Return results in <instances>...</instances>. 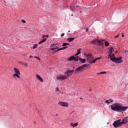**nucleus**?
I'll return each instance as SVG.
<instances>
[{
  "label": "nucleus",
  "instance_id": "1",
  "mask_svg": "<svg viewBox=\"0 0 128 128\" xmlns=\"http://www.w3.org/2000/svg\"><path fill=\"white\" fill-rule=\"evenodd\" d=\"M111 110L114 112H126L128 108V106H122V104H113L110 106Z\"/></svg>",
  "mask_w": 128,
  "mask_h": 128
},
{
  "label": "nucleus",
  "instance_id": "2",
  "mask_svg": "<svg viewBox=\"0 0 128 128\" xmlns=\"http://www.w3.org/2000/svg\"><path fill=\"white\" fill-rule=\"evenodd\" d=\"M88 64H84L82 65V66H78L76 70L74 71V74H78V72H82V70H84V68H88Z\"/></svg>",
  "mask_w": 128,
  "mask_h": 128
},
{
  "label": "nucleus",
  "instance_id": "3",
  "mask_svg": "<svg viewBox=\"0 0 128 128\" xmlns=\"http://www.w3.org/2000/svg\"><path fill=\"white\" fill-rule=\"evenodd\" d=\"M14 70L15 74H12L13 78L16 77V78H20V70H18L16 68H14Z\"/></svg>",
  "mask_w": 128,
  "mask_h": 128
},
{
  "label": "nucleus",
  "instance_id": "4",
  "mask_svg": "<svg viewBox=\"0 0 128 128\" xmlns=\"http://www.w3.org/2000/svg\"><path fill=\"white\" fill-rule=\"evenodd\" d=\"M52 46L53 48H51L50 50H52V52H58V50H66V48H68V46H65L64 47L60 48L58 49V48L56 46V45H52Z\"/></svg>",
  "mask_w": 128,
  "mask_h": 128
},
{
  "label": "nucleus",
  "instance_id": "5",
  "mask_svg": "<svg viewBox=\"0 0 128 128\" xmlns=\"http://www.w3.org/2000/svg\"><path fill=\"white\" fill-rule=\"evenodd\" d=\"M114 128H118V126H122V124L120 122V119L114 121V124H113Z\"/></svg>",
  "mask_w": 128,
  "mask_h": 128
},
{
  "label": "nucleus",
  "instance_id": "6",
  "mask_svg": "<svg viewBox=\"0 0 128 128\" xmlns=\"http://www.w3.org/2000/svg\"><path fill=\"white\" fill-rule=\"evenodd\" d=\"M122 60V57L120 56L119 58H115L114 59H113L112 62L116 64H122V62H124V60Z\"/></svg>",
  "mask_w": 128,
  "mask_h": 128
},
{
  "label": "nucleus",
  "instance_id": "7",
  "mask_svg": "<svg viewBox=\"0 0 128 128\" xmlns=\"http://www.w3.org/2000/svg\"><path fill=\"white\" fill-rule=\"evenodd\" d=\"M56 78L58 80H66V78H68V76L64 75H60L57 76Z\"/></svg>",
  "mask_w": 128,
  "mask_h": 128
},
{
  "label": "nucleus",
  "instance_id": "8",
  "mask_svg": "<svg viewBox=\"0 0 128 128\" xmlns=\"http://www.w3.org/2000/svg\"><path fill=\"white\" fill-rule=\"evenodd\" d=\"M74 72V70H67L66 72H65V74H67V75H64V76H67V78H68L72 74V72Z\"/></svg>",
  "mask_w": 128,
  "mask_h": 128
},
{
  "label": "nucleus",
  "instance_id": "9",
  "mask_svg": "<svg viewBox=\"0 0 128 128\" xmlns=\"http://www.w3.org/2000/svg\"><path fill=\"white\" fill-rule=\"evenodd\" d=\"M58 104V106H66V108L68 106V104L66 102H59Z\"/></svg>",
  "mask_w": 128,
  "mask_h": 128
},
{
  "label": "nucleus",
  "instance_id": "10",
  "mask_svg": "<svg viewBox=\"0 0 128 128\" xmlns=\"http://www.w3.org/2000/svg\"><path fill=\"white\" fill-rule=\"evenodd\" d=\"M87 60L89 62H90V60H94V56H92V54H88L86 56Z\"/></svg>",
  "mask_w": 128,
  "mask_h": 128
},
{
  "label": "nucleus",
  "instance_id": "11",
  "mask_svg": "<svg viewBox=\"0 0 128 128\" xmlns=\"http://www.w3.org/2000/svg\"><path fill=\"white\" fill-rule=\"evenodd\" d=\"M75 60V62H78V58H76L74 56H72L69 58L68 60L69 62H72V60Z\"/></svg>",
  "mask_w": 128,
  "mask_h": 128
},
{
  "label": "nucleus",
  "instance_id": "12",
  "mask_svg": "<svg viewBox=\"0 0 128 128\" xmlns=\"http://www.w3.org/2000/svg\"><path fill=\"white\" fill-rule=\"evenodd\" d=\"M128 122V116H126L123 118L121 122V124H126Z\"/></svg>",
  "mask_w": 128,
  "mask_h": 128
},
{
  "label": "nucleus",
  "instance_id": "13",
  "mask_svg": "<svg viewBox=\"0 0 128 128\" xmlns=\"http://www.w3.org/2000/svg\"><path fill=\"white\" fill-rule=\"evenodd\" d=\"M102 58V57H98V58H96L94 60H91L89 62V64H94L96 60H100Z\"/></svg>",
  "mask_w": 128,
  "mask_h": 128
},
{
  "label": "nucleus",
  "instance_id": "14",
  "mask_svg": "<svg viewBox=\"0 0 128 128\" xmlns=\"http://www.w3.org/2000/svg\"><path fill=\"white\" fill-rule=\"evenodd\" d=\"M36 78L37 80H40V82H44V80L42 79V77H40V76L38 75H36Z\"/></svg>",
  "mask_w": 128,
  "mask_h": 128
},
{
  "label": "nucleus",
  "instance_id": "15",
  "mask_svg": "<svg viewBox=\"0 0 128 128\" xmlns=\"http://www.w3.org/2000/svg\"><path fill=\"white\" fill-rule=\"evenodd\" d=\"M71 126H73V128H74L76 126H78V122H76L74 124H73L72 122L70 123Z\"/></svg>",
  "mask_w": 128,
  "mask_h": 128
},
{
  "label": "nucleus",
  "instance_id": "16",
  "mask_svg": "<svg viewBox=\"0 0 128 128\" xmlns=\"http://www.w3.org/2000/svg\"><path fill=\"white\" fill-rule=\"evenodd\" d=\"M74 38H68L67 39V40H68L69 42H72L74 40Z\"/></svg>",
  "mask_w": 128,
  "mask_h": 128
},
{
  "label": "nucleus",
  "instance_id": "17",
  "mask_svg": "<svg viewBox=\"0 0 128 128\" xmlns=\"http://www.w3.org/2000/svg\"><path fill=\"white\" fill-rule=\"evenodd\" d=\"M109 58H110V59L112 62L113 60H115V58H116L114 54H112L111 56H110Z\"/></svg>",
  "mask_w": 128,
  "mask_h": 128
},
{
  "label": "nucleus",
  "instance_id": "18",
  "mask_svg": "<svg viewBox=\"0 0 128 128\" xmlns=\"http://www.w3.org/2000/svg\"><path fill=\"white\" fill-rule=\"evenodd\" d=\"M79 60L82 64H84V62H86V60L84 58H79Z\"/></svg>",
  "mask_w": 128,
  "mask_h": 128
},
{
  "label": "nucleus",
  "instance_id": "19",
  "mask_svg": "<svg viewBox=\"0 0 128 128\" xmlns=\"http://www.w3.org/2000/svg\"><path fill=\"white\" fill-rule=\"evenodd\" d=\"M97 42L98 43V44H99V46H102V44H104V42L98 40H97Z\"/></svg>",
  "mask_w": 128,
  "mask_h": 128
},
{
  "label": "nucleus",
  "instance_id": "20",
  "mask_svg": "<svg viewBox=\"0 0 128 128\" xmlns=\"http://www.w3.org/2000/svg\"><path fill=\"white\" fill-rule=\"evenodd\" d=\"M46 38H43L41 41H40L38 42V44H42V42H46Z\"/></svg>",
  "mask_w": 128,
  "mask_h": 128
},
{
  "label": "nucleus",
  "instance_id": "21",
  "mask_svg": "<svg viewBox=\"0 0 128 128\" xmlns=\"http://www.w3.org/2000/svg\"><path fill=\"white\" fill-rule=\"evenodd\" d=\"M96 42H98V39L96 40H93L91 42V44H96Z\"/></svg>",
  "mask_w": 128,
  "mask_h": 128
},
{
  "label": "nucleus",
  "instance_id": "22",
  "mask_svg": "<svg viewBox=\"0 0 128 128\" xmlns=\"http://www.w3.org/2000/svg\"><path fill=\"white\" fill-rule=\"evenodd\" d=\"M82 50V49L80 48L78 50V51H77V53L76 54V56H78V54H80V50Z\"/></svg>",
  "mask_w": 128,
  "mask_h": 128
},
{
  "label": "nucleus",
  "instance_id": "23",
  "mask_svg": "<svg viewBox=\"0 0 128 128\" xmlns=\"http://www.w3.org/2000/svg\"><path fill=\"white\" fill-rule=\"evenodd\" d=\"M106 74V72H100V73H98L97 74L98 76H100V74Z\"/></svg>",
  "mask_w": 128,
  "mask_h": 128
},
{
  "label": "nucleus",
  "instance_id": "24",
  "mask_svg": "<svg viewBox=\"0 0 128 128\" xmlns=\"http://www.w3.org/2000/svg\"><path fill=\"white\" fill-rule=\"evenodd\" d=\"M62 46H70L68 43H63L62 44Z\"/></svg>",
  "mask_w": 128,
  "mask_h": 128
},
{
  "label": "nucleus",
  "instance_id": "25",
  "mask_svg": "<svg viewBox=\"0 0 128 128\" xmlns=\"http://www.w3.org/2000/svg\"><path fill=\"white\" fill-rule=\"evenodd\" d=\"M105 46H110V43H108V42L106 41L105 42Z\"/></svg>",
  "mask_w": 128,
  "mask_h": 128
},
{
  "label": "nucleus",
  "instance_id": "26",
  "mask_svg": "<svg viewBox=\"0 0 128 128\" xmlns=\"http://www.w3.org/2000/svg\"><path fill=\"white\" fill-rule=\"evenodd\" d=\"M38 48V44H34L32 47V49L34 50V48Z\"/></svg>",
  "mask_w": 128,
  "mask_h": 128
},
{
  "label": "nucleus",
  "instance_id": "27",
  "mask_svg": "<svg viewBox=\"0 0 128 128\" xmlns=\"http://www.w3.org/2000/svg\"><path fill=\"white\" fill-rule=\"evenodd\" d=\"M112 54V52L110 51L108 52V56H111Z\"/></svg>",
  "mask_w": 128,
  "mask_h": 128
},
{
  "label": "nucleus",
  "instance_id": "28",
  "mask_svg": "<svg viewBox=\"0 0 128 128\" xmlns=\"http://www.w3.org/2000/svg\"><path fill=\"white\" fill-rule=\"evenodd\" d=\"M110 52H114V48L111 47V48H110Z\"/></svg>",
  "mask_w": 128,
  "mask_h": 128
},
{
  "label": "nucleus",
  "instance_id": "29",
  "mask_svg": "<svg viewBox=\"0 0 128 128\" xmlns=\"http://www.w3.org/2000/svg\"><path fill=\"white\" fill-rule=\"evenodd\" d=\"M34 58H37L39 60H40V58L36 56H35Z\"/></svg>",
  "mask_w": 128,
  "mask_h": 128
},
{
  "label": "nucleus",
  "instance_id": "30",
  "mask_svg": "<svg viewBox=\"0 0 128 128\" xmlns=\"http://www.w3.org/2000/svg\"><path fill=\"white\" fill-rule=\"evenodd\" d=\"M106 102V104H110V100H106L105 102Z\"/></svg>",
  "mask_w": 128,
  "mask_h": 128
},
{
  "label": "nucleus",
  "instance_id": "31",
  "mask_svg": "<svg viewBox=\"0 0 128 128\" xmlns=\"http://www.w3.org/2000/svg\"><path fill=\"white\" fill-rule=\"evenodd\" d=\"M22 22H23L24 24H26V20H22Z\"/></svg>",
  "mask_w": 128,
  "mask_h": 128
},
{
  "label": "nucleus",
  "instance_id": "32",
  "mask_svg": "<svg viewBox=\"0 0 128 128\" xmlns=\"http://www.w3.org/2000/svg\"><path fill=\"white\" fill-rule=\"evenodd\" d=\"M108 100L110 102H114L112 99H110Z\"/></svg>",
  "mask_w": 128,
  "mask_h": 128
},
{
  "label": "nucleus",
  "instance_id": "33",
  "mask_svg": "<svg viewBox=\"0 0 128 128\" xmlns=\"http://www.w3.org/2000/svg\"><path fill=\"white\" fill-rule=\"evenodd\" d=\"M64 36V33H62V34H61L60 36L62 38V36Z\"/></svg>",
  "mask_w": 128,
  "mask_h": 128
},
{
  "label": "nucleus",
  "instance_id": "34",
  "mask_svg": "<svg viewBox=\"0 0 128 128\" xmlns=\"http://www.w3.org/2000/svg\"><path fill=\"white\" fill-rule=\"evenodd\" d=\"M24 66H28V63L25 62V63L24 64Z\"/></svg>",
  "mask_w": 128,
  "mask_h": 128
},
{
  "label": "nucleus",
  "instance_id": "35",
  "mask_svg": "<svg viewBox=\"0 0 128 128\" xmlns=\"http://www.w3.org/2000/svg\"><path fill=\"white\" fill-rule=\"evenodd\" d=\"M56 90H58V92H60V89H58V87L56 88Z\"/></svg>",
  "mask_w": 128,
  "mask_h": 128
},
{
  "label": "nucleus",
  "instance_id": "36",
  "mask_svg": "<svg viewBox=\"0 0 128 128\" xmlns=\"http://www.w3.org/2000/svg\"><path fill=\"white\" fill-rule=\"evenodd\" d=\"M44 36H47L48 38V35L44 36H43V38H44Z\"/></svg>",
  "mask_w": 128,
  "mask_h": 128
},
{
  "label": "nucleus",
  "instance_id": "37",
  "mask_svg": "<svg viewBox=\"0 0 128 128\" xmlns=\"http://www.w3.org/2000/svg\"><path fill=\"white\" fill-rule=\"evenodd\" d=\"M118 36H119V35H117V36H116L114 38H118Z\"/></svg>",
  "mask_w": 128,
  "mask_h": 128
},
{
  "label": "nucleus",
  "instance_id": "38",
  "mask_svg": "<svg viewBox=\"0 0 128 128\" xmlns=\"http://www.w3.org/2000/svg\"><path fill=\"white\" fill-rule=\"evenodd\" d=\"M124 34H122V38H124Z\"/></svg>",
  "mask_w": 128,
  "mask_h": 128
},
{
  "label": "nucleus",
  "instance_id": "39",
  "mask_svg": "<svg viewBox=\"0 0 128 128\" xmlns=\"http://www.w3.org/2000/svg\"><path fill=\"white\" fill-rule=\"evenodd\" d=\"M118 50L115 51V54H117Z\"/></svg>",
  "mask_w": 128,
  "mask_h": 128
},
{
  "label": "nucleus",
  "instance_id": "40",
  "mask_svg": "<svg viewBox=\"0 0 128 128\" xmlns=\"http://www.w3.org/2000/svg\"><path fill=\"white\" fill-rule=\"evenodd\" d=\"M88 29H86V32H88Z\"/></svg>",
  "mask_w": 128,
  "mask_h": 128
},
{
  "label": "nucleus",
  "instance_id": "41",
  "mask_svg": "<svg viewBox=\"0 0 128 128\" xmlns=\"http://www.w3.org/2000/svg\"><path fill=\"white\" fill-rule=\"evenodd\" d=\"M29 58H32V56H30Z\"/></svg>",
  "mask_w": 128,
  "mask_h": 128
},
{
  "label": "nucleus",
  "instance_id": "42",
  "mask_svg": "<svg viewBox=\"0 0 128 128\" xmlns=\"http://www.w3.org/2000/svg\"><path fill=\"white\" fill-rule=\"evenodd\" d=\"M80 100H82V98H80Z\"/></svg>",
  "mask_w": 128,
  "mask_h": 128
},
{
  "label": "nucleus",
  "instance_id": "43",
  "mask_svg": "<svg viewBox=\"0 0 128 128\" xmlns=\"http://www.w3.org/2000/svg\"><path fill=\"white\" fill-rule=\"evenodd\" d=\"M71 16H74V15L72 14Z\"/></svg>",
  "mask_w": 128,
  "mask_h": 128
},
{
  "label": "nucleus",
  "instance_id": "44",
  "mask_svg": "<svg viewBox=\"0 0 128 128\" xmlns=\"http://www.w3.org/2000/svg\"><path fill=\"white\" fill-rule=\"evenodd\" d=\"M68 32H70V30H68Z\"/></svg>",
  "mask_w": 128,
  "mask_h": 128
},
{
  "label": "nucleus",
  "instance_id": "45",
  "mask_svg": "<svg viewBox=\"0 0 128 128\" xmlns=\"http://www.w3.org/2000/svg\"><path fill=\"white\" fill-rule=\"evenodd\" d=\"M80 12H82V11H80Z\"/></svg>",
  "mask_w": 128,
  "mask_h": 128
},
{
  "label": "nucleus",
  "instance_id": "46",
  "mask_svg": "<svg viewBox=\"0 0 128 128\" xmlns=\"http://www.w3.org/2000/svg\"><path fill=\"white\" fill-rule=\"evenodd\" d=\"M102 40V42H104V40Z\"/></svg>",
  "mask_w": 128,
  "mask_h": 128
},
{
  "label": "nucleus",
  "instance_id": "47",
  "mask_svg": "<svg viewBox=\"0 0 128 128\" xmlns=\"http://www.w3.org/2000/svg\"><path fill=\"white\" fill-rule=\"evenodd\" d=\"M90 90H92V89H90Z\"/></svg>",
  "mask_w": 128,
  "mask_h": 128
},
{
  "label": "nucleus",
  "instance_id": "48",
  "mask_svg": "<svg viewBox=\"0 0 128 128\" xmlns=\"http://www.w3.org/2000/svg\"><path fill=\"white\" fill-rule=\"evenodd\" d=\"M56 116H58V114H56Z\"/></svg>",
  "mask_w": 128,
  "mask_h": 128
}]
</instances>
